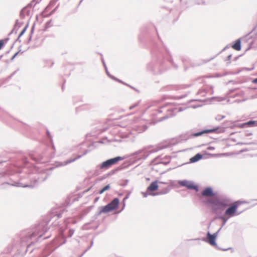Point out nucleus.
Segmentation results:
<instances>
[{"instance_id":"nucleus-39","label":"nucleus","mask_w":257,"mask_h":257,"mask_svg":"<svg viewBox=\"0 0 257 257\" xmlns=\"http://www.w3.org/2000/svg\"><path fill=\"white\" fill-rule=\"evenodd\" d=\"M30 157L31 159H33L34 161L37 162H38L39 161V160L37 158L34 157L33 155H30Z\"/></svg>"},{"instance_id":"nucleus-61","label":"nucleus","mask_w":257,"mask_h":257,"mask_svg":"<svg viewBox=\"0 0 257 257\" xmlns=\"http://www.w3.org/2000/svg\"><path fill=\"white\" fill-rule=\"evenodd\" d=\"M159 112L161 113V112H162V111L161 110H159Z\"/></svg>"},{"instance_id":"nucleus-47","label":"nucleus","mask_w":257,"mask_h":257,"mask_svg":"<svg viewBox=\"0 0 257 257\" xmlns=\"http://www.w3.org/2000/svg\"><path fill=\"white\" fill-rule=\"evenodd\" d=\"M212 235L213 236V237H214L215 239H216L218 234L216 232H215L213 234H212Z\"/></svg>"},{"instance_id":"nucleus-25","label":"nucleus","mask_w":257,"mask_h":257,"mask_svg":"<svg viewBox=\"0 0 257 257\" xmlns=\"http://www.w3.org/2000/svg\"><path fill=\"white\" fill-rule=\"evenodd\" d=\"M35 243V242L32 241L29 244L27 245V251L30 250V252H32L33 249H31V247Z\"/></svg>"},{"instance_id":"nucleus-11","label":"nucleus","mask_w":257,"mask_h":257,"mask_svg":"<svg viewBox=\"0 0 257 257\" xmlns=\"http://www.w3.org/2000/svg\"><path fill=\"white\" fill-rule=\"evenodd\" d=\"M201 194L204 196H214L215 194L214 193L212 189L210 187L205 188L201 192Z\"/></svg>"},{"instance_id":"nucleus-35","label":"nucleus","mask_w":257,"mask_h":257,"mask_svg":"<svg viewBox=\"0 0 257 257\" xmlns=\"http://www.w3.org/2000/svg\"><path fill=\"white\" fill-rule=\"evenodd\" d=\"M5 44L3 40H0V50L3 48Z\"/></svg>"},{"instance_id":"nucleus-58","label":"nucleus","mask_w":257,"mask_h":257,"mask_svg":"<svg viewBox=\"0 0 257 257\" xmlns=\"http://www.w3.org/2000/svg\"><path fill=\"white\" fill-rule=\"evenodd\" d=\"M9 39L8 38H7V39H5V41H6V42L8 41L9 40Z\"/></svg>"},{"instance_id":"nucleus-28","label":"nucleus","mask_w":257,"mask_h":257,"mask_svg":"<svg viewBox=\"0 0 257 257\" xmlns=\"http://www.w3.org/2000/svg\"><path fill=\"white\" fill-rule=\"evenodd\" d=\"M247 123V122H244V123H241V124H238V126L240 128H245V127H248V125L246 124Z\"/></svg>"},{"instance_id":"nucleus-5","label":"nucleus","mask_w":257,"mask_h":257,"mask_svg":"<svg viewBox=\"0 0 257 257\" xmlns=\"http://www.w3.org/2000/svg\"><path fill=\"white\" fill-rule=\"evenodd\" d=\"M122 159L123 158L120 156L111 158L103 162L99 165H98L97 168L100 169H107Z\"/></svg>"},{"instance_id":"nucleus-2","label":"nucleus","mask_w":257,"mask_h":257,"mask_svg":"<svg viewBox=\"0 0 257 257\" xmlns=\"http://www.w3.org/2000/svg\"><path fill=\"white\" fill-rule=\"evenodd\" d=\"M53 168L50 169H43L41 171L39 174L36 175L33 178L31 179L30 184H27L24 186V187L34 188L47 179V178L51 175V171Z\"/></svg>"},{"instance_id":"nucleus-43","label":"nucleus","mask_w":257,"mask_h":257,"mask_svg":"<svg viewBox=\"0 0 257 257\" xmlns=\"http://www.w3.org/2000/svg\"><path fill=\"white\" fill-rule=\"evenodd\" d=\"M232 57V55L231 54L229 55L226 58V61H230Z\"/></svg>"},{"instance_id":"nucleus-6","label":"nucleus","mask_w":257,"mask_h":257,"mask_svg":"<svg viewBox=\"0 0 257 257\" xmlns=\"http://www.w3.org/2000/svg\"><path fill=\"white\" fill-rule=\"evenodd\" d=\"M224 130L222 127H220L219 126L214 127L211 129H205L200 132L193 133L191 135V136L193 137H198L201 136L205 134L211 133H221L223 132Z\"/></svg>"},{"instance_id":"nucleus-33","label":"nucleus","mask_w":257,"mask_h":257,"mask_svg":"<svg viewBox=\"0 0 257 257\" xmlns=\"http://www.w3.org/2000/svg\"><path fill=\"white\" fill-rule=\"evenodd\" d=\"M74 230L72 229H71L69 230V237H71L73 233H74Z\"/></svg>"},{"instance_id":"nucleus-13","label":"nucleus","mask_w":257,"mask_h":257,"mask_svg":"<svg viewBox=\"0 0 257 257\" xmlns=\"http://www.w3.org/2000/svg\"><path fill=\"white\" fill-rule=\"evenodd\" d=\"M81 157V156H77V157L76 158L67 160L63 162H58L57 164V166L61 167V166H66L70 163H71L75 161L76 160L80 158Z\"/></svg>"},{"instance_id":"nucleus-42","label":"nucleus","mask_w":257,"mask_h":257,"mask_svg":"<svg viewBox=\"0 0 257 257\" xmlns=\"http://www.w3.org/2000/svg\"><path fill=\"white\" fill-rule=\"evenodd\" d=\"M251 82L253 83L257 84V77L256 78H254L252 80Z\"/></svg>"},{"instance_id":"nucleus-62","label":"nucleus","mask_w":257,"mask_h":257,"mask_svg":"<svg viewBox=\"0 0 257 257\" xmlns=\"http://www.w3.org/2000/svg\"><path fill=\"white\" fill-rule=\"evenodd\" d=\"M219 232H218V231H217L216 232V233L217 234H218V233H219Z\"/></svg>"},{"instance_id":"nucleus-50","label":"nucleus","mask_w":257,"mask_h":257,"mask_svg":"<svg viewBox=\"0 0 257 257\" xmlns=\"http://www.w3.org/2000/svg\"><path fill=\"white\" fill-rule=\"evenodd\" d=\"M17 42H19L20 43L21 42V41L20 40V38H19V36H18V38H17V39L15 41V43H16Z\"/></svg>"},{"instance_id":"nucleus-24","label":"nucleus","mask_w":257,"mask_h":257,"mask_svg":"<svg viewBox=\"0 0 257 257\" xmlns=\"http://www.w3.org/2000/svg\"><path fill=\"white\" fill-rule=\"evenodd\" d=\"M167 160V161H161L159 163H157L158 164H165V165H167L168 164H169L170 162V160H171V159H170V157L169 156H165V157Z\"/></svg>"},{"instance_id":"nucleus-1","label":"nucleus","mask_w":257,"mask_h":257,"mask_svg":"<svg viewBox=\"0 0 257 257\" xmlns=\"http://www.w3.org/2000/svg\"><path fill=\"white\" fill-rule=\"evenodd\" d=\"M209 202L212 205V212L216 215L215 219H219L222 221L221 226L222 227L229 219L223 214V212L231 203V200L226 196L220 195L214 199H210Z\"/></svg>"},{"instance_id":"nucleus-56","label":"nucleus","mask_w":257,"mask_h":257,"mask_svg":"<svg viewBox=\"0 0 257 257\" xmlns=\"http://www.w3.org/2000/svg\"><path fill=\"white\" fill-rule=\"evenodd\" d=\"M49 237V236H47V237H45V238H44L43 239H45L48 238Z\"/></svg>"},{"instance_id":"nucleus-46","label":"nucleus","mask_w":257,"mask_h":257,"mask_svg":"<svg viewBox=\"0 0 257 257\" xmlns=\"http://www.w3.org/2000/svg\"><path fill=\"white\" fill-rule=\"evenodd\" d=\"M47 136L52 141L51 136L50 134L48 131H47Z\"/></svg>"},{"instance_id":"nucleus-40","label":"nucleus","mask_w":257,"mask_h":257,"mask_svg":"<svg viewBox=\"0 0 257 257\" xmlns=\"http://www.w3.org/2000/svg\"><path fill=\"white\" fill-rule=\"evenodd\" d=\"M18 30V28H15V27H14V28L13 29V30L11 31V33H10V34L13 33L14 32V31H15V33H17V32Z\"/></svg>"},{"instance_id":"nucleus-54","label":"nucleus","mask_w":257,"mask_h":257,"mask_svg":"<svg viewBox=\"0 0 257 257\" xmlns=\"http://www.w3.org/2000/svg\"><path fill=\"white\" fill-rule=\"evenodd\" d=\"M222 228V227H221H221L219 228V229L217 230V231L219 232V231L221 230V228Z\"/></svg>"},{"instance_id":"nucleus-12","label":"nucleus","mask_w":257,"mask_h":257,"mask_svg":"<svg viewBox=\"0 0 257 257\" xmlns=\"http://www.w3.org/2000/svg\"><path fill=\"white\" fill-rule=\"evenodd\" d=\"M158 181L157 180L152 182L147 187V191L149 193H153V191H156L158 189Z\"/></svg>"},{"instance_id":"nucleus-10","label":"nucleus","mask_w":257,"mask_h":257,"mask_svg":"<svg viewBox=\"0 0 257 257\" xmlns=\"http://www.w3.org/2000/svg\"><path fill=\"white\" fill-rule=\"evenodd\" d=\"M99 208V211L96 214L97 216L100 215L102 213H107L113 211L112 208L108 205V204L104 206H101Z\"/></svg>"},{"instance_id":"nucleus-53","label":"nucleus","mask_w":257,"mask_h":257,"mask_svg":"<svg viewBox=\"0 0 257 257\" xmlns=\"http://www.w3.org/2000/svg\"><path fill=\"white\" fill-rule=\"evenodd\" d=\"M128 195H127V196H125V197L124 198L123 200H125V199H127V198H128Z\"/></svg>"},{"instance_id":"nucleus-55","label":"nucleus","mask_w":257,"mask_h":257,"mask_svg":"<svg viewBox=\"0 0 257 257\" xmlns=\"http://www.w3.org/2000/svg\"><path fill=\"white\" fill-rule=\"evenodd\" d=\"M227 48H228V46H226V47H225L223 49V50H225L226 49H227Z\"/></svg>"},{"instance_id":"nucleus-21","label":"nucleus","mask_w":257,"mask_h":257,"mask_svg":"<svg viewBox=\"0 0 257 257\" xmlns=\"http://www.w3.org/2000/svg\"><path fill=\"white\" fill-rule=\"evenodd\" d=\"M256 120H250L247 121L248 127H254L257 126Z\"/></svg>"},{"instance_id":"nucleus-18","label":"nucleus","mask_w":257,"mask_h":257,"mask_svg":"<svg viewBox=\"0 0 257 257\" xmlns=\"http://www.w3.org/2000/svg\"><path fill=\"white\" fill-rule=\"evenodd\" d=\"M169 189L168 188H166L162 191H160L157 193H149V194L151 196H155L159 195L166 194L168 193L169 192Z\"/></svg>"},{"instance_id":"nucleus-17","label":"nucleus","mask_w":257,"mask_h":257,"mask_svg":"<svg viewBox=\"0 0 257 257\" xmlns=\"http://www.w3.org/2000/svg\"><path fill=\"white\" fill-rule=\"evenodd\" d=\"M202 158V155L200 153H197L190 159V162L191 163H195L201 160Z\"/></svg>"},{"instance_id":"nucleus-16","label":"nucleus","mask_w":257,"mask_h":257,"mask_svg":"<svg viewBox=\"0 0 257 257\" xmlns=\"http://www.w3.org/2000/svg\"><path fill=\"white\" fill-rule=\"evenodd\" d=\"M232 48L236 51H239L241 49L240 39L236 40L234 43L231 46Z\"/></svg>"},{"instance_id":"nucleus-49","label":"nucleus","mask_w":257,"mask_h":257,"mask_svg":"<svg viewBox=\"0 0 257 257\" xmlns=\"http://www.w3.org/2000/svg\"><path fill=\"white\" fill-rule=\"evenodd\" d=\"M128 180H124V184H123V186H125L127 185V184L128 183Z\"/></svg>"},{"instance_id":"nucleus-27","label":"nucleus","mask_w":257,"mask_h":257,"mask_svg":"<svg viewBox=\"0 0 257 257\" xmlns=\"http://www.w3.org/2000/svg\"><path fill=\"white\" fill-rule=\"evenodd\" d=\"M28 27V24H27L24 28L22 30V31L21 32V33H20L19 34V38H21V37H22L24 34V33L26 32V30L27 29Z\"/></svg>"},{"instance_id":"nucleus-57","label":"nucleus","mask_w":257,"mask_h":257,"mask_svg":"<svg viewBox=\"0 0 257 257\" xmlns=\"http://www.w3.org/2000/svg\"><path fill=\"white\" fill-rule=\"evenodd\" d=\"M182 110H183V109L181 108H180L179 109V111H181Z\"/></svg>"},{"instance_id":"nucleus-7","label":"nucleus","mask_w":257,"mask_h":257,"mask_svg":"<svg viewBox=\"0 0 257 257\" xmlns=\"http://www.w3.org/2000/svg\"><path fill=\"white\" fill-rule=\"evenodd\" d=\"M201 240L205 242H207L211 245L215 246L216 248H217L220 250L226 251V250H227L230 249V248H227V249H223V248H219L217 246V243L216 242V239L213 237V236L212 235V234H211L209 231H208L207 232L206 237L205 238H202L201 239Z\"/></svg>"},{"instance_id":"nucleus-26","label":"nucleus","mask_w":257,"mask_h":257,"mask_svg":"<svg viewBox=\"0 0 257 257\" xmlns=\"http://www.w3.org/2000/svg\"><path fill=\"white\" fill-rule=\"evenodd\" d=\"M34 26H33L32 27V28H31V33H30V35L29 37L28 38L27 43H29L31 41L32 37V34H33V33L34 32Z\"/></svg>"},{"instance_id":"nucleus-15","label":"nucleus","mask_w":257,"mask_h":257,"mask_svg":"<svg viewBox=\"0 0 257 257\" xmlns=\"http://www.w3.org/2000/svg\"><path fill=\"white\" fill-rule=\"evenodd\" d=\"M119 203V200L118 198H114L110 202L108 203V205L111 207L112 210H116L118 208Z\"/></svg>"},{"instance_id":"nucleus-3","label":"nucleus","mask_w":257,"mask_h":257,"mask_svg":"<svg viewBox=\"0 0 257 257\" xmlns=\"http://www.w3.org/2000/svg\"><path fill=\"white\" fill-rule=\"evenodd\" d=\"M239 205V203L238 201H236L234 203L233 205L229 206V205L227 207V208L225 210L224 212L223 215L228 217L229 218L239 215L240 214L242 213V211L238 212L237 208Z\"/></svg>"},{"instance_id":"nucleus-37","label":"nucleus","mask_w":257,"mask_h":257,"mask_svg":"<svg viewBox=\"0 0 257 257\" xmlns=\"http://www.w3.org/2000/svg\"><path fill=\"white\" fill-rule=\"evenodd\" d=\"M21 49H20V50H19V51L18 52H17V53H16L14 55V56L12 57V58H11V60H13L15 59V57L18 55V54H19V53L20 52H21Z\"/></svg>"},{"instance_id":"nucleus-64","label":"nucleus","mask_w":257,"mask_h":257,"mask_svg":"<svg viewBox=\"0 0 257 257\" xmlns=\"http://www.w3.org/2000/svg\"><path fill=\"white\" fill-rule=\"evenodd\" d=\"M2 57H3L2 55L0 56V59L2 58Z\"/></svg>"},{"instance_id":"nucleus-48","label":"nucleus","mask_w":257,"mask_h":257,"mask_svg":"<svg viewBox=\"0 0 257 257\" xmlns=\"http://www.w3.org/2000/svg\"><path fill=\"white\" fill-rule=\"evenodd\" d=\"M252 135V133H246L245 136L246 137H248V136H251Z\"/></svg>"},{"instance_id":"nucleus-51","label":"nucleus","mask_w":257,"mask_h":257,"mask_svg":"<svg viewBox=\"0 0 257 257\" xmlns=\"http://www.w3.org/2000/svg\"><path fill=\"white\" fill-rule=\"evenodd\" d=\"M214 149V148L213 147H209L208 148V150H213Z\"/></svg>"},{"instance_id":"nucleus-23","label":"nucleus","mask_w":257,"mask_h":257,"mask_svg":"<svg viewBox=\"0 0 257 257\" xmlns=\"http://www.w3.org/2000/svg\"><path fill=\"white\" fill-rule=\"evenodd\" d=\"M93 240H91V242H90V246H88L84 251L82 253H81L80 255H79L78 256V257H82L85 253L86 252H87L91 247L93 245Z\"/></svg>"},{"instance_id":"nucleus-29","label":"nucleus","mask_w":257,"mask_h":257,"mask_svg":"<svg viewBox=\"0 0 257 257\" xmlns=\"http://www.w3.org/2000/svg\"><path fill=\"white\" fill-rule=\"evenodd\" d=\"M225 116L224 115H217L215 117V119L217 120H220L223 119L224 118H225Z\"/></svg>"},{"instance_id":"nucleus-45","label":"nucleus","mask_w":257,"mask_h":257,"mask_svg":"<svg viewBox=\"0 0 257 257\" xmlns=\"http://www.w3.org/2000/svg\"><path fill=\"white\" fill-rule=\"evenodd\" d=\"M89 152V151L88 150H85V152L83 153V154L82 155H81V157L82 156H84V155H86Z\"/></svg>"},{"instance_id":"nucleus-14","label":"nucleus","mask_w":257,"mask_h":257,"mask_svg":"<svg viewBox=\"0 0 257 257\" xmlns=\"http://www.w3.org/2000/svg\"><path fill=\"white\" fill-rule=\"evenodd\" d=\"M134 128L138 133H142L148 129V125L147 124L136 125Z\"/></svg>"},{"instance_id":"nucleus-52","label":"nucleus","mask_w":257,"mask_h":257,"mask_svg":"<svg viewBox=\"0 0 257 257\" xmlns=\"http://www.w3.org/2000/svg\"><path fill=\"white\" fill-rule=\"evenodd\" d=\"M55 2H52L51 1L50 3V5H51L52 6H53L54 5H55Z\"/></svg>"},{"instance_id":"nucleus-60","label":"nucleus","mask_w":257,"mask_h":257,"mask_svg":"<svg viewBox=\"0 0 257 257\" xmlns=\"http://www.w3.org/2000/svg\"><path fill=\"white\" fill-rule=\"evenodd\" d=\"M4 162H5V161H0V164H2V163H4Z\"/></svg>"},{"instance_id":"nucleus-22","label":"nucleus","mask_w":257,"mask_h":257,"mask_svg":"<svg viewBox=\"0 0 257 257\" xmlns=\"http://www.w3.org/2000/svg\"><path fill=\"white\" fill-rule=\"evenodd\" d=\"M110 188V185L109 184L106 185L103 187L99 191V194H101L104 193L105 191L108 190Z\"/></svg>"},{"instance_id":"nucleus-44","label":"nucleus","mask_w":257,"mask_h":257,"mask_svg":"<svg viewBox=\"0 0 257 257\" xmlns=\"http://www.w3.org/2000/svg\"><path fill=\"white\" fill-rule=\"evenodd\" d=\"M101 60H102L104 67L105 68V69H106V68H107V67H106V64L104 62V61L102 58H101Z\"/></svg>"},{"instance_id":"nucleus-34","label":"nucleus","mask_w":257,"mask_h":257,"mask_svg":"<svg viewBox=\"0 0 257 257\" xmlns=\"http://www.w3.org/2000/svg\"><path fill=\"white\" fill-rule=\"evenodd\" d=\"M169 117L168 116L166 115V116H163V117H161V118L159 119V121H163V120H165V119H166L168 118Z\"/></svg>"},{"instance_id":"nucleus-4","label":"nucleus","mask_w":257,"mask_h":257,"mask_svg":"<svg viewBox=\"0 0 257 257\" xmlns=\"http://www.w3.org/2000/svg\"><path fill=\"white\" fill-rule=\"evenodd\" d=\"M47 231V229L43 226V225L40 226L39 228L37 229L35 231L32 233L28 234L25 237L22 239L23 241H26L27 240H32L34 237L38 235L36 242L39 241L40 238L43 236V234Z\"/></svg>"},{"instance_id":"nucleus-31","label":"nucleus","mask_w":257,"mask_h":257,"mask_svg":"<svg viewBox=\"0 0 257 257\" xmlns=\"http://www.w3.org/2000/svg\"><path fill=\"white\" fill-rule=\"evenodd\" d=\"M21 25H20V23L18 20H17L16 21V23L14 25L15 28H18L20 27Z\"/></svg>"},{"instance_id":"nucleus-38","label":"nucleus","mask_w":257,"mask_h":257,"mask_svg":"<svg viewBox=\"0 0 257 257\" xmlns=\"http://www.w3.org/2000/svg\"><path fill=\"white\" fill-rule=\"evenodd\" d=\"M142 193L144 197H145V198L147 197L149 195V192H148L147 191L145 192H142ZM149 195H150L149 194Z\"/></svg>"},{"instance_id":"nucleus-59","label":"nucleus","mask_w":257,"mask_h":257,"mask_svg":"<svg viewBox=\"0 0 257 257\" xmlns=\"http://www.w3.org/2000/svg\"><path fill=\"white\" fill-rule=\"evenodd\" d=\"M98 198H95V202H96V201H97L98 200Z\"/></svg>"},{"instance_id":"nucleus-32","label":"nucleus","mask_w":257,"mask_h":257,"mask_svg":"<svg viewBox=\"0 0 257 257\" xmlns=\"http://www.w3.org/2000/svg\"><path fill=\"white\" fill-rule=\"evenodd\" d=\"M112 79L114 80H116L120 83H123L124 84H126L125 83L123 82L121 80L117 79V78L114 77V76H112Z\"/></svg>"},{"instance_id":"nucleus-8","label":"nucleus","mask_w":257,"mask_h":257,"mask_svg":"<svg viewBox=\"0 0 257 257\" xmlns=\"http://www.w3.org/2000/svg\"><path fill=\"white\" fill-rule=\"evenodd\" d=\"M178 184L183 187H185L188 189L194 190L196 191H198V186L197 185L194 184L192 181H189L187 180H179L178 182Z\"/></svg>"},{"instance_id":"nucleus-41","label":"nucleus","mask_w":257,"mask_h":257,"mask_svg":"<svg viewBox=\"0 0 257 257\" xmlns=\"http://www.w3.org/2000/svg\"><path fill=\"white\" fill-rule=\"evenodd\" d=\"M105 71H106V73L107 75H108L110 78H112V75H111L109 74V72H108V71L107 68H106V69H105Z\"/></svg>"},{"instance_id":"nucleus-20","label":"nucleus","mask_w":257,"mask_h":257,"mask_svg":"<svg viewBox=\"0 0 257 257\" xmlns=\"http://www.w3.org/2000/svg\"><path fill=\"white\" fill-rule=\"evenodd\" d=\"M195 4L200 6H206L208 4V3L204 0H195Z\"/></svg>"},{"instance_id":"nucleus-63","label":"nucleus","mask_w":257,"mask_h":257,"mask_svg":"<svg viewBox=\"0 0 257 257\" xmlns=\"http://www.w3.org/2000/svg\"><path fill=\"white\" fill-rule=\"evenodd\" d=\"M114 172H115V171H114V170H113V171H112V174L114 173Z\"/></svg>"},{"instance_id":"nucleus-19","label":"nucleus","mask_w":257,"mask_h":257,"mask_svg":"<svg viewBox=\"0 0 257 257\" xmlns=\"http://www.w3.org/2000/svg\"><path fill=\"white\" fill-rule=\"evenodd\" d=\"M165 50H166V54L169 56V58L168 59V61L172 64V65L173 66V67L177 69L178 68V66L177 65H176L174 62H173V59L172 58V56L171 55V54L169 51V50L167 49V48H165Z\"/></svg>"},{"instance_id":"nucleus-36","label":"nucleus","mask_w":257,"mask_h":257,"mask_svg":"<svg viewBox=\"0 0 257 257\" xmlns=\"http://www.w3.org/2000/svg\"><path fill=\"white\" fill-rule=\"evenodd\" d=\"M138 104H139V102L135 104L134 105H132L130 106L129 107V109L130 110L133 109V108H134L135 107L137 106L138 105Z\"/></svg>"},{"instance_id":"nucleus-9","label":"nucleus","mask_w":257,"mask_h":257,"mask_svg":"<svg viewBox=\"0 0 257 257\" xmlns=\"http://www.w3.org/2000/svg\"><path fill=\"white\" fill-rule=\"evenodd\" d=\"M149 154L147 153L145 149H141L132 153L130 156L133 158L137 160H145L149 156Z\"/></svg>"},{"instance_id":"nucleus-30","label":"nucleus","mask_w":257,"mask_h":257,"mask_svg":"<svg viewBox=\"0 0 257 257\" xmlns=\"http://www.w3.org/2000/svg\"><path fill=\"white\" fill-rule=\"evenodd\" d=\"M26 9V8H24L23 10H21L20 12V17L22 18H24L25 17V14H24V11Z\"/></svg>"}]
</instances>
